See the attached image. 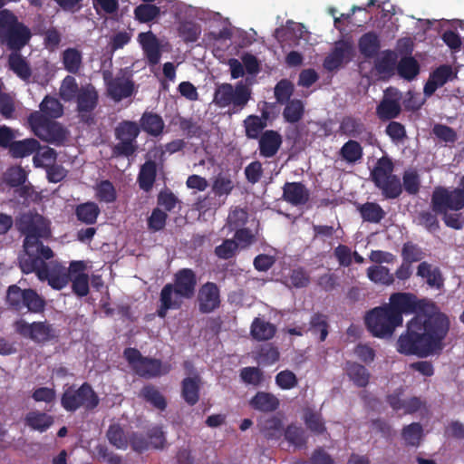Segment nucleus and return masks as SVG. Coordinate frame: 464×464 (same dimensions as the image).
I'll return each instance as SVG.
<instances>
[{"label":"nucleus","mask_w":464,"mask_h":464,"mask_svg":"<svg viewBox=\"0 0 464 464\" xmlns=\"http://www.w3.org/2000/svg\"><path fill=\"white\" fill-rule=\"evenodd\" d=\"M185 296L173 288L170 284L166 285L160 293V306L158 310V315L164 318L169 309H178L180 307Z\"/></svg>","instance_id":"412c9836"},{"label":"nucleus","mask_w":464,"mask_h":464,"mask_svg":"<svg viewBox=\"0 0 464 464\" xmlns=\"http://www.w3.org/2000/svg\"><path fill=\"white\" fill-rule=\"evenodd\" d=\"M19 230L25 235L24 253L19 264L25 274L34 272L39 280H47L53 289H63L69 282L70 272L58 264L47 266L45 260L53 257L50 247L39 242L40 237L50 235L49 222L39 214H24L17 222Z\"/></svg>","instance_id":"f03ea898"},{"label":"nucleus","mask_w":464,"mask_h":464,"mask_svg":"<svg viewBox=\"0 0 464 464\" xmlns=\"http://www.w3.org/2000/svg\"><path fill=\"white\" fill-rule=\"evenodd\" d=\"M389 401L391 406L395 411H401L402 413H411L418 411L421 406V401L418 398H410L408 400H402L399 398L398 394H392L389 396Z\"/></svg>","instance_id":"e433bc0d"},{"label":"nucleus","mask_w":464,"mask_h":464,"mask_svg":"<svg viewBox=\"0 0 464 464\" xmlns=\"http://www.w3.org/2000/svg\"><path fill=\"white\" fill-rule=\"evenodd\" d=\"M341 155L345 161L354 163L362 158V150L357 141L349 140L342 147Z\"/></svg>","instance_id":"864d4df0"},{"label":"nucleus","mask_w":464,"mask_h":464,"mask_svg":"<svg viewBox=\"0 0 464 464\" xmlns=\"http://www.w3.org/2000/svg\"><path fill=\"white\" fill-rule=\"evenodd\" d=\"M199 307L202 312L209 313L220 303L219 291L215 284L208 283L202 286L198 295Z\"/></svg>","instance_id":"4be33fe9"},{"label":"nucleus","mask_w":464,"mask_h":464,"mask_svg":"<svg viewBox=\"0 0 464 464\" xmlns=\"http://www.w3.org/2000/svg\"><path fill=\"white\" fill-rule=\"evenodd\" d=\"M140 129L137 123L132 121H124L116 129V137L119 140L115 146V153L119 155L130 156L136 149L135 140L139 135Z\"/></svg>","instance_id":"4468645a"},{"label":"nucleus","mask_w":464,"mask_h":464,"mask_svg":"<svg viewBox=\"0 0 464 464\" xmlns=\"http://www.w3.org/2000/svg\"><path fill=\"white\" fill-rule=\"evenodd\" d=\"M282 143L281 136L274 130H266L259 140L261 155L265 157L274 156Z\"/></svg>","instance_id":"bb28decb"},{"label":"nucleus","mask_w":464,"mask_h":464,"mask_svg":"<svg viewBox=\"0 0 464 464\" xmlns=\"http://www.w3.org/2000/svg\"><path fill=\"white\" fill-rule=\"evenodd\" d=\"M196 277L190 269H182L176 275L175 285L173 288L176 289L179 295L186 298L193 296L195 292Z\"/></svg>","instance_id":"5701e85b"},{"label":"nucleus","mask_w":464,"mask_h":464,"mask_svg":"<svg viewBox=\"0 0 464 464\" xmlns=\"http://www.w3.org/2000/svg\"><path fill=\"white\" fill-rule=\"evenodd\" d=\"M276 384L283 390H290L296 386L297 378L294 372L285 370L276 376Z\"/></svg>","instance_id":"69168bd1"},{"label":"nucleus","mask_w":464,"mask_h":464,"mask_svg":"<svg viewBox=\"0 0 464 464\" xmlns=\"http://www.w3.org/2000/svg\"><path fill=\"white\" fill-rule=\"evenodd\" d=\"M249 405L256 411L268 412L276 411L279 406V400L272 393L258 392L250 401Z\"/></svg>","instance_id":"a878e982"},{"label":"nucleus","mask_w":464,"mask_h":464,"mask_svg":"<svg viewBox=\"0 0 464 464\" xmlns=\"http://www.w3.org/2000/svg\"><path fill=\"white\" fill-rule=\"evenodd\" d=\"M353 53V44L348 42H339L335 44L334 51L325 58L324 66L328 71L340 68L343 63H348Z\"/></svg>","instance_id":"dca6fc26"},{"label":"nucleus","mask_w":464,"mask_h":464,"mask_svg":"<svg viewBox=\"0 0 464 464\" xmlns=\"http://www.w3.org/2000/svg\"><path fill=\"white\" fill-rule=\"evenodd\" d=\"M108 439L110 442L116 448L124 450L128 446V440L123 434L122 430L118 425H112L110 427L108 433Z\"/></svg>","instance_id":"0e129e2a"},{"label":"nucleus","mask_w":464,"mask_h":464,"mask_svg":"<svg viewBox=\"0 0 464 464\" xmlns=\"http://www.w3.org/2000/svg\"><path fill=\"white\" fill-rule=\"evenodd\" d=\"M104 79L107 82L108 93L114 101H121L133 92V83L126 73L111 81L108 80V74L105 73Z\"/></svg>","instance_id":"a211bd4d"},{"label":"nucleus","mask_w":464,"mask_h":464,"mask_svg":"<svg viewBox=\"0 0 464 464\" xmlns=\"http://www.w3.org/2000/svg\"><path fill=\"white\" fill-rule=\"evenodd\" d=\"M79 92L80 89L74 77L68 75L62 81L59 95L64 102L72 101Z\"/></svg>","instance_id":"de8ad7c7"},{"label":"nucleus","mask_w":464,"mask_h":464,"mask_svg":"<svg viewBox=\"0 0 464 464\" xmlns=\"http://www.w3.org/2000/svg\"><path fill=\"white\" fill-rule=\"evenodd\" d=\"M78 110L80 112L92 111L97 102V93L91 85L82 87L77 95Z\"/></svg>","instance_id":"f704fd0d"},{"label":"nucleus","mask_w":464,"mask_h":464,"mask_svg":"<svg viewBox=\"0 0 464 464\" xmlns=\"http://www.w3.org/2000/svg\"><path fill=\"white\" fill-rule=\"evenodd\" d=\"M285 437L286 440L295 448H301L306 442L304 431L302 428L295 425H291L286 429Z\"/></svg>","instance_id":"13d9d810"},{"label":"nucleus","mask_w":464,"mask_h":464,"mask_svg":"<svg viewBox=\"0 0 464 464\" xmlns=\"http://www.w3.org/2000/svg\"><path fill=\"white\" fill-rule=\"evenodd\" d=\"M401 437L406 446L418 447L423 437L422 427L419 423H411L402 430Z\"/></svg>","instance_id":"a19ab883"},{"label":"nucleus","mask_w":464,"mask_h":464,"mask_svg":"<svg viewBox=\"0 0 464 464\" xmlns=\"http://www.w3.org/2000/svg\"><path fill=\"white\" fill-rule=\"evenodd\" d=\"M138 42L149 63L152 65L159 63L163 45L158 37L150 31L140 33L138 35Z\"/></svg>","instance_id":"2eb2a0df"},{"label":"nucleus","mask_w":464,"mask_h":464,"mask_svg":"<svg viewBox=\"0 0 464 464\" xmlns=\"http://www.w3.org/2000/svg\"><path fill=\"white\" fill-rule=\"evenodd\" d=\"M276 328L272 324L256 318L251 325L252 336L259 341L268 340L274 336Z\"/></svg>","instance_id":"58836bf2"},{"label":"nucleus","mask_w":464,"mask_h":464,"mask_svg":"<svg viewBox=\"0 0 464 464\" xmlns=\"http://www.w3.org/2000/svg\"><path fill=\"white\" fill-rule=\"evenodd\" d=\"M251 97V89L243 82H238L235 87L229 83L218 85L214 93L213 102L226 108L232 105L234 108L243 109Z\"/></svg>","instance_id":"423d86ee"},{"label":"nucleus","mask_w":464,"mask_h":464,"mask_svg":"<svg viewBox=\"0 0 464 464\" xmlns=\"http://www.w3.org/2000/svg\"><path fill=\"white\" fill-rule=\"evenodd\" d=\"M14 327L17 334L35 343H45L56 336L55 330L44 322L29 324L24 319H20L14 323Z\"/></svg>","instance_id":"9b49d317"},{"label":"nucleus","mask_w":464,"mask_h":464,"mask_svg":"<svg viewBox=\"0 0 464 464\" xmlns=\"http://www.w3.org/2000/svg\"><path fill=\"white\" fill-rule=\"evenodd\" d=\"M170 14H175L179 18L190 17L206 24H219L223 18L219 13L208 9L193 6L178 0H169L164 5Z\"/></svg>","instance_id":"6e6552de"},{"label":"nucleus","mask_w":464,"mask_h":464,"mask_svg":"<svg viewBox=\"0 0 464 464\" xmlns=\"http://www.w3.org/2000/svg\"><path fill=\"white\" fill-rule=\"evenodd\" d=\"M242 381L250 385L258 386L263 382V373L256 367H246L240 372Z\"/></svg>","instance_id":"e2e57ef3"},{"label":"nucleus","mask_w":464,"mask_h":464,"mask_svg":"<svg viewBox=\"0 0 464 464\" xmlns=\"http://www.w3.org/2000/svg\"><path fill=\"white\" fill-rule=\"evenodd\" d=\"M44 300L32 289H26L23 308L33 313H39L44 307Z\"/></svg>","instance_id":"4d7b16f0"},{"label":"nucleus","mask_w":464,"mask_h":464,"mask_svg":"<svg viewBox=\"0 0 464 464\" xmlns=\"http://www.w3.org/2000/svg\"><path fill=\"white\" fill-rule=\"evenodd\" d=\"M453 75L452 69L449 65H442L436 69L430 76L424 86L427 96L431 95L439 87L445 84Z\"/></svg>","instance_id":"393cba45"},{"label":"nucleus","mask_w":464,"mask_h":464,"mask_svg":"<svg viewBox=\"0 0 464 464\" xmlns=\"http://www.w3.org/2000/svg\"><path fill=\"white\" fill-rule=\"evenodd\" d=\"M304 109V103L300 100H292L286 104L283 116L287 122H296L302 118Z\"/></svg>","instance_id":"603ef678"},{"label":"nucleus","mask_w":464,"mask_h":464,"mask_svg":"<svg viewBox=\"0 0 464 464\" xmlns=\"http://www.w3.org/2000/svg\"><path fill=\"white\" fill-rule=\"evenodd\" d=\"M393 312L411 314L420 310L407 324V330L397 340V351L406 355L427 357L440 351L443 347L450 323L448 317L440 313L431 303L419 305L415 295L409 293H395L385 304Z\"/></svg>","instance_id":"f257e3e1"},{"label":"nucleus","mask_w":464,"mask_h":464,"mask_svg":"<svg viewBox=\"0 0 464 464\" xmlns=\"http://www.w3.org/2000/svg\"><path fill=\"white\" fill-rule=\"evenodd\" d=\"M400 100L401 96L396 89H387L382 101L377 107L376 112L379 118L382 120L395 118L401 111Z\"/></svg>","instance_id":"f3484780"},{"label":"nucleus","mask_w":464,"mask_h":464,"mask_svg":"<svg viewBox=\"0 0 464 464\" xmlns=\"http://www.w3.org/2000/svg\"><path fill=\"white\" fill-rule=\"evenodd\" d=\"M294 90L293 84L287 80L280 81L275 87V96L278 102H284L289 99Z\"/></svg>","instance_id":"774afa93"},{"label":"nucleus","mask_w":464,"mask_h":464,"mask_svg":"<svg viewBox=\"0 0 464 464\" xmlns=\"http://www.w3.org/2000/svg\"><path fill=\"white\" fill-rule=\"evenodd\" d=\"M56 67L54 64L50 63L46 60H41L35 65L31 76L34 82L41 84H48L55 76Z\"/></svg>","instance_id":"c85d7f7f"},{"label":"nucleus","mask_w":464,"mask_h":464,"mask_svg":"<svg viewBox=\"0 0 464 464\" xmlns=\"http://www.w3.org/2000/svg\"><path fill=\"white\" fill-rule=\"evenodd\" d=\"M86 267L83 261H73L70 264L69 272L72 276V289L79 296H84L89 292V279L84 274Z\"/></svg>","instance_id":"aec40b11"},{"label":"nucleus","mask_w":464,"mask_h":464,"mask_svg":"<svg viewBox=\"0 0 464 464\" xmlns=\"http://www.w3.org/2000/svg\"><path fill=\"white\" fill-rule=\"evenodd\" d=\"M25 423L34 430L45 431L53 423V418L44 412L34 411L25 417Z\"/></svg>","instance_id":"2f4dec72"},{"label":"nucleus","mask_w":464,"mask_h":464,"mask_svg":"<svg viewBox=\"0 0 464 464\" xmlns=\"http://www.w3.org/2000/svg\"><path fill=\"white\" fill-rule=\"evenodd\" d=\"M261 117L250 115L244 121L246 135L250 139L258 138L260 132L266 127L269 114L264 108L261 109Z\"/></svg>","instance_id":"cd10ccee"},{"label":"nucleus","mask_w":464,"mask_h":464,"mask_svg":"<svg viewBox=\"0 0 464 464\" xmlns=\"http://www.w3.org/2000/svg\"><path fill=\"white\" fill-rule=\"evenodd\" d=\"M368 278L382 285H391L393 282V275L390 273L389 269L382 266H370L367 269Z\"/></svg>","instance_id":"49530a36"},{"label":"nucleus","mask_w":464,"mask_h":464,"mask_svg":"<svg viewBox=\"0 0 464 464\" xmlns=\"http://www.w3.org/2000/svg\"><path fill=\"white\" fill-rule=\"evenodd\" d=\"M26 289L23 290L15 285L9 286L7 290V303L16 310L23 308Z\"/></svg>","instance_id":"052dcab7"},{"label":"nucleus","mask_w":464,"mask_h":464,"mask_svg":"<svg viewBox=\"0 0 464 464\" xmlns=\"http://www.w3.org/2000/svg\"><path fill=\"white\" fill-rule=\"evenodd\" d=\"M56 159V153L54 150L45 147L42 150L38 151L34 156V165L39 167H49L52 165Z\"/></svg>","instance_id":"680f3d73"},{"label":"nucleus","mask_w":464,"mask_h":464,"mask_svg":"<svg viewBox=\"0 0 464 464\" xmlns=\"http://www.w3.org/2000/svg\"><path fill=\"white\" fill-rule=\"evenodd\" d=\"M303 420L307 428L313 432L322 433L325 430L321 413L317 411L306 408L303 414Z\"/></svg>","instance_id":"79ce46f5"},{"label":"nucleus","mask_w":464,"mask_h":464,"mask_svg":"<svg viewBox=\"0 0 464 464\" xmlns=\"http://www.w3.org/2000/svg\"><path fill=\"white\" fill-rule=\"evenodd\" d=\"M261 430L266 438L279 439L283 433V418L281 416L268 418L262 423Z\"/></svg>","instance_id":"ea45409f"},{"label":"nucleus","mask_w":464,"mask_h":464,"mask_svg":"<svg viewBox=\"0 0 464 464\" xmlns=\"http://www.w3.org/2000/svg\"><path fill=\"white\" fill-rule=\"evenodd\" d=\"M124 356L132 369L140 376L155 377L166 374L170 370L169 364H163L155 359L142 358L140 352L136 349H126Z\"/></svg>","instance_id":"1a4fd4ad"},{"label":"nucleus","mask_w":464,"mask_h":464,"mask_svg":"<svg viewBox=\"0 0 464 464\" xmlns=\"http://www.w3.org/2000/svg\"><path fill=\"white\" fill-rule=\"evenodd\" d=\"M392 163L387 158L378 160L372 171V178L387 198H395L401 191V183L395 176L392 175Z\"/></svg>","instance_id":"0eeeda50"},{"label":"nucleus","mask_w":464,"mask_h":464,"mask_svg":"<svg viewBox=\"0 0 464 464\" xmlns=\"http://www.w3.org/2000/svg\"><path fill=\"white\" fill-rule=\"evenodd\" d=\"M198 383L199 379L196 376L186 378L182 384V395L185 401L193 405L198 400Z\"/></svg>","instance_id":"8fccbe9b"},{"label":"nucleus","mask_w":464,"mask_h":464,"mask_svg":"<svg viewBox=\"0 0 464 464\" xmlns=\"http://www.w3.org/2000/svg\"><path fill=\"white\" fill-rule=\"evenodd\" d=\"M346 372L350 379L357 386L363 387L369 382L370 374L362 365L357 364L355 362H348Z\"/></svg>","instance_id":"a18cd8bd"},{"label":"nucleus","mask_w":464,"mask_h":464,"mask_svg":"<svg viewBox=\"0 0 464 464\" xmlns=\"http://www.w3.org/2000/svg\"><path fill=\"white\" fill-rule=\"evenodd\" d=\"M307 189L297 182L286 183L284 188V198L293 205L304 204L308 199Z\"/></svg>","instance_id":"c756f323"},{"label":"nucleus","mask_w":464,"mask_h":464,"mask_svg":"<svg viewBox=\"0 0 464 464\" xmlns=\"http://www.w3.org/2000/svg\"><path fill=\"white\" fill-rule=\"evenodd\" d=\"M99 212L98 206L92 202L80 205L76 209L78 218L87 224L95 222Z\"/></svg>","instance_id":"6e6d98bb"},{"label":"nucleus","mask_w":464,"mask_h":464,"mask_svg":"<svg viewBox=\"0 0 464 464\" xmlns=\"http://www.w3.org/2000/svg\"><path fill=\"white\" fill-rule=\"evenodd\" d=\"M26 173L20 167L10 168L5 173V180L13 187L22 185L25 182Z\"/></svg>","instance_id":"338daca9"},{"label":"nucleus","mask_w":464,"mask_h":464,"mask_svg":"<svg viewBox=\"0 0 464 464\" xmlns=\"http://www.w3.org/2000/svg\"><path fill=\"white\" fill-rule=\"evenodd\" d=\"M435 212L459 211L464 208V198L459 190L437 188L431 198Z\"/></svg>","instance_id":"ddd939ff"},{"label":"nucleus","mask_w":464,"mask_h":464,"mask_svg":"<svg viewBox=\"0 0 464 464\" xmlns=\"http://www.w3.org/2000/svg\"><path fill=\"white\" fill-rule=\"evenodd\" d=\"M28 124L32 131L42 140L63 144L68 137V131L60 123L44 118L40 112L34 111L28 117Z\"/></svg>","instance_id":"39448f33"},{"label":"nucleus","mask_w":464,"mask_h":464,"mask_svg":"<svg viewBox=\"0 0 464 464\" xmlns=\"http://www.w3.org/2000/svg\"><path fill=\"white\" fill-rule=\"evenodd\" d=\"M62 405L66 411H73L79 407L93 409L99 403V400L92 389L87 385H82L78 390L68 388L63 397Z\"/></svg>","instance_id":"9d476101"},{"label":"nucleus","mask_w":464,"mask_h":464,"mask_svg":"<svg viewBox=\"0 0 464 464\" xmlns=\"http://www.w3.org/2000/svg\"><path fill=\"white\" fill-rule=\"evenodd\" d=\"M175 19V30L178 36L186 43L196 42L201 34V27L196 24L195 19L190 17L179 18L175 14H171Z\"/></svg>","instance_id":"6ab92c4d"},{"label":"nucleus","mask_w":464,"mask_h":464,"mask_svg":"<svg viewBox=\"0 0 464 464\" xmlns=\"http://www.w3.org/2000/svg\"><path fill=\"white\" fill-rule=\"evenodd\" d=\"M275 37L282 44L283 47L286 44L290 47H304L308 43L309 32L303 24L287 21L284 26L275 31Z\"/></svg>","instance_id":"f8f14e48"},{"label":"nucleus","mask_w":464,"mask_h":464,"mask_svg":"<svg viewBox=\"0 0 464 464\" xmlns=\"http://www.w3.org/2000/svg\"><path fill=\"white\" fill-rule=\"evenodd\" d=\"M234 187L235 183L230 175L219 173L212 180L211 191L215 197L226 198Z\"/></svg>","instance_id":"7c9ffc66"},{"label":"nucleus","mask_w":464,"mask_h":464,"mask_svg":"<svg viewBox=\"0 0 464 464\" xmlns=\"http://www.w3.org/2000/svg\"><path fill=\"white\" fill-rule=\"evenodd\" d=\"M419 64L412 57L402 58L398 64L399 74L407 80L413 79L419 73Z\"/></svg>","instance_id":"5fc2aeb1"},{"label":"nucleus","mask_w":464,"mask_h":464,"mask_svg":"<svg viewBox=\"0 0 464 464\" xmlns=\"http://www.w3.org/2000/svg\"><path fill=\"white\" fill-rule=\"evenodd\" d=\"M40 112L44 118L56 119L63 114L62 103L54 97L45 96L40 103Z\"/></svg>","instance_id":"c9c22d12"},{"label":"nucleus","mask_w":464,"mask_h":464,"mask_svg":"<svg viewBox=\"0 0 464 464\" xmlns=\"http://www.w3.org/2000/svg\"><path fill=\"white\" fill-rule=\"evenodd\" d=\"M165 0L163 2L159 1L160 5L152 4H141L134 9L135 18L140 23H149L160 16L161 13L169 12L164 5H166Z\"/></svg>","instance_id":"b1692460"},{"label":"nucleus","mask_w":464,"mask_h":464,"mask_svg":"<svg viewBox=\"0 0 464 464\" xmlns=\"http://www.w3.org/2000/svg\"><path fill=\"white\" fill-rule=\"evenodd\" d=\"M9 67L22 80L27 81L30 79L32 71L26 60L17 52L10 54Z\"/></svg>","instance_id":"4c0bfd02"},{"label":"nucleus","mask_w":464,"mask_h":464,"mask_svg":"<svg viewBox=\"0 0 464 464\" xmlns=\"http://www.w3.org/2000/svg\"><path fill=\"white\" fill-rule=\"evenodd\" d=\"M156 177V164L151 161L148 160L144 163V165L141 167V169L140 171L139 175V183L140 187L148 191L151 188L154 180Z\"/></svg>","instance_id":"37998d69"},{"label":"nucleus","mask_w":464,"mask_h":464,"mask_svg":"<svg viewBox=\"0 0 464 464\" xmlns=\"http://www.w3.org/2000/svg\"><path fill=\"white\" fill-rule=\"evenodd\" d=\"M0 37L11 50L18 51L28 43L31 34L11 12L3 10L0 12Z\"/></svg>","instance_id":"20e7f679"},{"label":"nucleus","mask_w":464,"mask_h":464,"mask_svg":"<svg viewBox=\"0 0 464 464\" xmlns=\"http://www.w3.org/2000/svg\"><path fill=\"white\" fill-rule=\"evenodd\" d=\"M360 212L364 220L379 222L383 217V211L375 203H366L360 207Z\"/></svg>","instance_id":"bf43d9fd"},{"label":"nucleus","mask_w":464,"mask_h":464,"mask_svg":"<svg viewBox=\"0 0 464 464\" xmlns=\"http://www.w3.org/2000/svg\"><path fill=\"white\" fill-rule=\"evenodd\" d=\"M39 147L40 144L36 140L25 139L12 142L9 147V151L14 158H24L33 154Z\"/></svg>","instance_id":"473e14b6"},{"label":"nucleus","mask_w":464,"mask_h":464,"mask_svg":"<svg viewBox=\"0 0 464 464\" xmlns=\"http://www.w3.org/2000/svg\"><path fill=\"white\" fill-rule=\"evenodd\" d=\"M366 325L372 334L377 338H391L398 326L402 324L403 319L399 313H395L386 305L375 307L368 313L365 318Z\"/></svg>","instance_id":"7ed1b4c3"},{"label":"nucleus","mask_w":464,"mask_h":464,"mask_svg":"<svg viewBox=\"0 0 464 464\" xmlns=\"http://www.w3.org/2000/svg\"><path fill=\"white\" fill-rule=\"evenodd\" d=\"M62 59L64 68L70 72H76L81 67L82 53L75 48L64 50Z\"/></svg>","instance_id":"09e8293b"},{"label":"nucleus","mask_w":464,"mask_h":464,"mask_svg":"<svg viewBox=\"0 0 464 464\" xmlns=\"http://www.w3.org/2000/svg\"><path fill=\"white\" fill-rule=\"evenodd\" d=\"M379 47V39L374 33H367L363 34L359 41L360 52L367 57L375 55Z\"/></svg>","instance_id":"c03bdc74"},{"label":"nucleus","mask_w":464,"mask_h":464,"mask_svg":"<svg viewBox=\"0 0 464 464\" xmlns=\"http://www.w3.org/2000/svg\"><path fill=\"white\" fill-rule=\"evenodd\" d=\"M141 127L146 132L156 136L161 133L164 123L160 116L145 113L141 118Z\"/></svg>","instance_id":"3c124183"},{"label":"nucleus","mask_w":464,"mask_h":464,"mask_svg":"<svg viewBox=\"0 0 464 464\" xmlns=\"http://www.w3.org/2000/svg\"><path fill=\"white\" fill-rule=\"evenodd\" d=\"M417 276L426 279L427 284L431 287L440 288L442 285V278L439 269L427 262L419 265Z\"/></svg>","instance_id":"72a5a7b5"}]
</instances>
